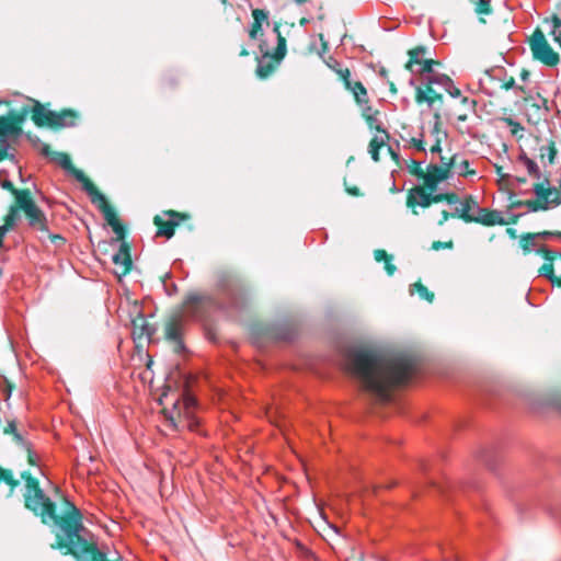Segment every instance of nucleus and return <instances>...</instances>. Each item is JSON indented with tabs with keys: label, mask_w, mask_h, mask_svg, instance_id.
Instances as JSON below:
<instances>
[{
	"label": "nucleus",
	"mask_w": 561,
	"mask_h": 561,
	"mask_svg": "<svg viewBox=\"0 0 561 561\" xmlns=\"http://www.w3.org/2000/svg\"><path fill=\"white\" fill-rule=\"evenodd\" d=\"M344 77H345V78H344V81H343L344 87H345L348 91H351V92H352V91H354V90H355V84H356L358 81H354V80H352L350 69H345V70H344Z\"/></svg>",
	"instance_id": "45"
},
{
	"label": "nucleus",
	"mask_w": 561,
	"mask_h": 561,
	"mask_svg": "<svg viewBox=\"0 0 561 561\" xmlns=\"http://www.w3.org/2000/svg\"><path fill=\"white\" fill-rule=\"evenodd\" d=\"M413 288L416 289L417 294L420 295L421 298L427 300L428 302H432L433 299H434V294L431 293L427 287H425L423 284L421 283H415L413 286Z\"/></svg>",
	"instance_id": "38"
},
{
	"label": "nucleus",
	"mask_w": 561,
	"mask_h": 561,
	"mask_svg": "<svg viewBox=\"0 0 561 561\" xmlns=\"http://www.w3.org/2000/svg\"><path fill=\"white\" fill-rule=\"evenodd\" d=\"M445 202L448 205H451V206L455 207L460 202V199H459V196L456 193H446Z\"/></svg>",
	"instance_id": "54"
},
{
	"label": "nucleus",
	"mask_w": 561,
	"mask_h": 561,
	"mask_svg": "<svg viewBox=\"0 0 561 561\" xmlns=\"http://www.w3.org/2000/svg\"><path fill=\"white\" fill-rule=\"evenodd\" d=\"M450 217H453L451 213L443 210L440 214V219L437 221V224L443 226Z\"/></svg>",
	"instance_id": "60"
},
{
	"label": "nucleus",
	"mask_w": 561,
	"mask_h": 561,
	"mask_svg": "<svg viewBox=\"0 0 561 561\" xmlns=\"http://www.w3.org/2000/svg\"><path fill=\"white\" fill-rule=\"evenodd\" d=\"M49 238L51 242L55 243L56 245H59L65 242V239L59 234H49Z\"/></svg>",
	"instance_id": "61"
},
{
	"label": "nucleus",
	"mask_w": 561,
	"mask_h": 561,
	"mask_svg": "<svg viewBox=\"0 0 561 561\" xmlns=\"http://www.w3.org/2000/svg\"><path fill=\"white\" fill-rule=\"evenodd\" d=\"M460 102H461L462 106L465 107V111L470 112V113L476 112V106H477L476 100L469 99L467 96H461Z\"/></svg>",
	"instance_id": "42"
},
{
	"label": "nucleus",
	"mask_w": 561,
	"mask_h": 561,
	"mask_svg": "<svg viewBox=\"0 0 561 561\" xmlns=\"http://www.w3.org/2000/svg\"><path fill=\"white\" fill-rule=\"evenodd\" d=\"M16 432H18V430H16V424L14 421L9 422L7 424V426L3 428V433L7 435H9V434L13 435Z\"/></svg>",
	"instance_id": "56"
},
{
	"label": "nucleus",
	"mask_w": 561,
	"mask_h": 561,
	"mask_svg": "<svg viewBox=\"0 0 561 561\" xmlns=\"http://www.w3.org/2000/svg\"><path fill=\"white\" fill-rule=\"evenodd\" d=\"M431 137L434 140L433 146L431 147L432 153H439L442 152V142L447 138V133L442 128V122H440V115L438 112L434 114V124L431 130Z\"/></svg>",
	"instance_id": "17"
},
{
	"label": "nucleus",
	"mask_w": 561,
	"mask_h": 561,
	"mask_svg": "<svg viewBox=\"0 0 561 561\" xmlns=\"http://www.w3.org/2000/svg\"><path fill=\"white\" fill-rule=\"evenodd\" d=\"M357 105L360 108V113H362V116L364 119H367V117H369V116L380 114V112L378 110L373 108V106L370 105L369 99L366 100V103H359Z\"/></svg>",
	"instance_id": "37"
},
{
	"label": "nucleus",
	"mask_w": 561,
	"mask_h": 561,
	"mask_svg": "<svg viewBox=\"0 0 561 561\" xmlns=\"http://www.w3.org/2000/svg\"><path fill=\"white\" fill-rule=\"evenodd\" d=\"M541 157L548 156L549 162H553L556 156V149L551 146H543L540 148Z\"/></svg>",
	"instance_id": "48"
},
{
	"label": "nucleus",
	"mask_w": 561,
	"mask_h": 561,
	"mask_svg": "<svg viewBox=\"0 0 561 561\" xmlns=\"http://www.w3.org/2000/svg\"><path fill=\"white\" fill-rule=\"evenodd\" d=\"M504 122L511 127L512 135L517 136L519 133L524 131V127L512 117L504 118Z\"/></svg>",
	"instance_id": "39"
},
{
	"label": "nucleus",
	"mask_w": 561,
	"mask_h": 561,
	"mask_svg": "<svg viewBox=\"0 0 561 561\" xmlns=\"http://www.w3.org/2000/svg\"><path fill=\"white\" fill-rule=\"evenodd\" d=\"M392 259H388V261H385V270L387 271L388 275H393L396 272V266L391 263Z\"/></svg>",
	"instance_id": "58"
},
{
	"label": "nucleus",
	"mask_w": 561,
	"mask_h": 561,
	"mask_svg": "<svg viewBox=\"0 0 561 561\" xmlns=\"http://www.w3.org/2000/svg\"><path fill=\"white\" fill-rule=\"evenodd\" d=\"M352 94L354 95L356 104L366 103V100L369 99L368 92L362 82L355 84V90L352 91Z\"/></svg>",
	"instance_id": "34"
},
{
	"label": "nucleus",
	"mask_w": 561,
	"mask_h": 561,
	"mask_svg": "<svg viewBox=\"0 0 561 561\" xmlns=\"http://www.w3.org/2000/svg\"><path fill=\"white\" fill-rule=\"evenodd\" d=\"M476 12L479 14H489L491 12L490 0H479L476 4Z\"/></svg>",
	"instance_id": "41"
},
{
	"label": "nucleus",
	"mask_w": 561,
	"mask_h": 561,
	"mask_svg": "<svg viewBox=\"0 0 561 561\" xmlns=\"http://www.w3.org/2000/svg\"><path fill=\"white\" fill-rule=\"evenodd\" d=\"M453 247H454L453 241H448V242L434 241L432 244V249L435 251H439L442 249H453Z\"/></svg>",
	"instance_id": "50"
},
{
	"label": "nucleus",
	"mask_w": 561,
	"mask_h": 561,
	"mask_svg": "<svg viewBox=\"0 0 561 561\" xmlns=\"http://www.w3.org/2000/svg\"><path fill=\"white\" fill-rule=\"evenodd\" d=\"M476 208H478V203L472 196L468 195L454 207L451 215L461 218L466 222H473Z\"/></svg>",
	"instance_id": "12"
},
{
	"label": "nucleus",
	"mask_w": 561,
	"mask_h": 561,
	"mask_svg": "<svg viewBox=\"0 0 561 561\" xmlns=\"http://www.w3.org/2000/svg\"><path fill=\"white\" fill-rule=\"evenodd\" d=\"M49 126L51 127H70L75 125L76 114L70 110L60 113H48Z\"/></svg>",
	"instance_id": "20"
},
{
	"label": "nucleus",
	"mask_w": 561,
	"mask_h": 561,
	"mask_svg": "<svg viewBox=\"0 0 561 561\" xmlns=\"http://www.w3.org/2000/svg\"><path fill=\"white\" fill-rule=\"evenodd\" d=\"M453 161L444 162V165L430 163L424 171L423 183L430 191H435L439 183L453 176Z\"/></svg>",
	"instance_id": "7"
},
{
	"label": "nucleus",
	"mask_w": 561,
	"mask_h": 561,
	"mask_svg": "<svg viewBox=\"0 0 561 561\" xmlns=\"http://www.w3.org/2000/svg\"><path fill=\"white\" fill-rule=\"evenodd\" d=\"M533 58L542 65L553 68L561 62V55L552 49L541 28L536 27L528 39Z\"/></svg>",
	"instance_id": "4"
},
{
	"label": "nucleus",
	"mask_w": 561,
	"mask_h": 561,
	"mask_svg": "<svg viewBox=\"0 0 561 561\" xmlns=\"http://www.w3.org/2000/svg\"><path fill=\"white\" fill-rule=\"evenodd\" d=\"M374 257L377 262L388 261V259H392V256L389 255L385 250H376L374 252Z\"/></svg>",
	"instance_id": "53"
},
{
	"label": "nucleus",
	"mask_w": 561,
	"mask_h": 561,
	"mask_svg": "<svg viewBox=\"0 0 561 561\" xmlns=\"http://www.w3.org/2000/svg\"><path fill=\"white\" fill-rule=\"evenodd\" d=\"M25 449L27 451V461H28V463L31 466H38V461H39L38 455L31 449V446H28Z\"/></svg>",
	"instance_id": "49"
},
{
	"label": "nucleus",
	"mask_w": 561,
	"mask_h": 561,
	"mask_svg": "<svg viewBox=\"0 0 561 561\" xmlns=\"http://www.w3.org/2000/svg\"><path fill=\"white\" fill-rule=\"evenodd\" d=\"M43 153L56 164L60 165L66 172L71 174L78 182L82 184V188L85 187V183H91V181L85 176V174L73 167L68 154L58 151H51L47 146L43 148Z\"/></svg>",
	"instance_id": "8"
},
{
	"label": "nucleus",
	"mask_w": 561,
	"mask_h": 561,
	"mask_svg": "<svg viewBox=\"0 0 561 561\" xmlns=\"http://www.w3.org/2000/svg\"><path fill=\"white\" fill-rule=\"evenodd\" d=\"M409 145L417 151H425L423 134L419 138L413 137L410 139Z\"/></svg>",
	"instance_id": "43"
},
{
	"label": "nucleus",
	"mask_w": 561,
	"mask_h": 561,
	"mask_svg": "<svg viewBox=\"0 0 561 561\" xmlns=\"http://www.w3.org/2000/svg\"><path fill=\"white\" fill-rule=\"evenodd\" d=\"M196 401L194 398L190 396H185L183 399V403L181 404L179 400L173 403L174 410L178 412V419L173 415V413L165 414L167 422L169 426L173 430H178L180 426L182 413L185 417H190L192 410L195 408Z\"/></svg>",
	"instance_id": "10"
},
{
	"label": "nucleus",
	"mask_w": 561,
	"mask_h": 561,
	"mask_svg": "<svg viewBox=\"0 0 561 561\" xmlns=\"http://www.w3.org/2000/svg\"><path fill=\"white\" fill-rule=\"evenodd\" d=\"M505 90H518L520 92H523V88L522 87H517L516 83H515V79L513 77L508 78L507 80H505L503 82V85H502Z\"/></svg>",
	"instance_id": "51"
},
{
	"label": "nucleus",
	"mask_w": 561,
	"mask_h": 561,
	"mask_svg": "<svg viewBox=\"0 0 561 561\" xmlns=\"http://www.w3.org/2000/svg\"><path fill=\"white\" fill-rule=\"evenodd\" d=\"M473 222L481 224L483 226H495V225H506L507 221L502 216V213L499 210H489L486 208H482L478 205V208L474 210V219Z\"/></svg>",
	"instance_id": "13"
},
{
	"label": "nucleus",
	"mask_w": 561,
	"mask_h": 561,
	"mask_svg": "<svg viewBox=\"0 0 561 561\" xmlns=\"http://www.w3.org/2000/svg\"><path fill=\"white\" fill-rule=\"evenodd\" d=\"M506 233L512 238V239H516L517 238V233H516V230L514 228H507L506 229Z\"/></svg>",
	"instance_id": "64"
},
{
	"label": "nucleus",
	"mask_w": 561,
	"mask_h": 561,
	"mask_svg": "<svg viewBox=\"0 0 561 561\" xmlns=\"http://www.w3.org/2000/svg\"><path fill=\"white\" fill-rule=\"evenodd\" d=\"M445 198H446V193L433 194L431 192V204L445 201Z\"/></svg>",
	"instance_id": "59"
},
{
	"label": "nucleus",
	"mask_w": 561,
	"mask_h": 561,
	"mask_svg": "<svg viewBox=\"0 0 561 561\" xmlns=\"http://www.w3.org/2000/svg\"><path fill=\"white\" fill-rule=\"evenodd\" d=\"M426 49L423 46L415 47L409 50V61L405 64V69L414 72V67H417L424 59L423 56Z\"/></svg>",
	"instance_id": "23"
},
{
	"label": "nucleus",
	"mask_w": 561,
	"mask_h": 561,
	"mask_svg": "<svg viewBox=\"0 0 561 561\" xmlns=\"http://www.w3.org/2000/svg\"><path fill=\"white\" fill-rule=\"evenodd\" d=\"M389 135H376L369 142L368 152L370 153L374 161H379V150L385 146Z\"/></svg>",
	"instance_id": "26"
},
{
	"label": "nucleus",
	"mask_w": 561,
	"mask_h": 561,
	"mask_svg": "<svg viewBox=\"0 0 561 561\" xmlns=\"http://www.w3.org/2000/svg\"><path fill=\"white\" fill-rule=\"evenodd\" d=\"M8 232V227L0 226V249L3 247V238Z\"/></svg>",
	"instance_id": "62"
},
{
	"label": "nucleus",
	"mask_w": 561,
	"mask_h": 561,
	"mask_svg": "<svg viewBox=\"0 0 561 561\" xmlns=\"http://www.w3.org/2000/svg\"><path fill=\"white\" fill-rule=\"evenodd\" d=\"M423 162L416 161L414 159H410L407 161V169L409 172L417 178H423L424 169L422 167Z\"/></svg>",
	"instance_id": "35"
},
{
	"label": "nucleus",
	"mask_w": 561,
	"mask_h": 561,
	"mask_svg": "<svg viewBox=\"0 0 561 561\" xmlns=\"http://www.w3.org/2000/svg\"><path fill=\"white\" fill-rule=\"evenodd\" d=\"M12 436H13L14 442L18 445H20V446H22L24 448H27L30 446V444L24 439V437L19 432L13 434Z\"/></svg>",
	"instance_id": "55"
},
{
	"label": "nucleus",
	"mask_w": 561,
	"mask_h": 561,
	"mask_svg": "<svg viewBox=\"0 0 561 561\" xmlns=\"http://www.w3.org/2000/svg\"><path fill=\"white\" fill-rule=\"evenodd\" d=\"M48 113H53V111L45 108L42 104L36 103L33 108V121L36 125L42 126L44 124L49 125Z\"/></svg>",
	"instance_id": "28"
},
{
	"label": "nucleus",
	"mask_w": 561,
	"mask_h": 561,
	"mask_svg": "<svg viewBox=\"0 0 561 561\" xmlns=\"http://www.w3.org/2000/svg\"><path fill=\"white\" fill-rule=\"evenodd\" d=\"M0 186L11 193L15 190L12 182L8 179V172L4 170H0Z\"/></svg>",
	"instance_id": "40"
},
{
	"label": "nucleus",
	"mask_w": 561,
	"mask_h": 561,
	"mask_svg": "<svg viewBox=\"0 0 561 561\" xmlns=\"http://www.w3.org/2000/svg\"><path fill=\"white\" fill-rule=\"evenodd\" d=\"M436 64L437 62L433 59H424L417 67H414L413 73H419L422 77V80H424L430 76V73L435 72L434 66Z\"/></svg>",
	"instance_id": "30"
},
{
	"label": "nucleus",
	"mask_w": 561,
	"mask_h": 561,
	"mask_svg": "<svg viewBox=\"0 0 561 561\" xmlns=\"http://www.w3.org/2000/svg\"><path fill=\"white\" fill-rule=\"evenodd\" d=\"M273 31L277 35V47L273 56L266 53L259 58L256 75L261 79H265L271 76L286 54V39L280 34L279 26L275 24Z\"/></svg>",
	"instance_id": "6"
},
{
	"label": "nucleus",
	"mask_w": 561,
	"mask_h": 561,
	"mask_svg": "<svg viewBox=\"0 0 561 561\" xmlns=\"http://www.w3.org/2000/svg\"><path fill=\"white\" fill-rule=\"evenodd\" d=\"M450 78L447 75L433 72L430 73L424 80H422L423 87H433L434 84L442 87L445 89L446 85H449Z\"/></svg>",
	"instance_id": "25"
},
{
	"label": "nucleus",
	"mask_w": 561,
	"mask_h": 561,
	"mask_svg": "<svg viewBox=\"0 0 561 561\" xmlns=\"http://www.w3.org/2000/svg\"><path fill=\"white\" fill-rule=\"evenodd\" d=\"M409 207L421 206L428 207L431 206V193H427L424 187L416 186L412 188L408 196L407 202Z\"/></svg>",
	"instance_id": "19"
},
{
	"label": "nucleus",
	"mask_w": 561,
	"mask_h": 561,
	"mask_svg": "<svg viewBox=\"0 0 561 561\" xmlns=\"http://www.w3.org/2000/svg\"><path fill=\"white\" fill-rule=\"evenodd\" d=\"M517 163L523 167L533 179L540 180L541 172L537 162L528 158L525 152L518 156Z\"/></svg>",
	"instance_id": "22"
},
{
	"label": "nucleus",
	"mask_w": 561,
	"mask_h": 561,
	"mask_svg": "<svg viewBox=\"0 0 561 561\" xmlns=\"http://www.w3.org/2000/svg\"><path fill=\"white\" fill-rule=\"evenodd\" d=\"M20 129L8 117H0V161L3 160L9 150V138L18 135Z\"/></svg>",
	"instance_id": "11"
},
{
	"label": "nucleus",
	"mask_w": 561,
	"mask_h": 561,
	"mask_svg": "<svg viewBox=\"0 0 561 561\" xmlns=\"http://www.w3.org/2000/svg\"><path fill=\"white\" fill-rule=\"evenodd\" d=\"M344 77H345V78H344V81H343L344 87H345L348 91H351V92H352V91H354V90H355V84H356L358 81H354V80H352L350 69H345V70H344Z\"/></svg>",
	"instance_id": "44"
},
{
	"label": "nucleus",
	"mask_w": 561,
	"mask_h": 561,
	"mask_svg": "<svg viewBox=\"0 0 561 561\" xmlns=\"http://www.w3.org/2000/svg\"><path fill=\"white\" fill-rule=\"evenodd\" d=\"M112 260L115 265L119 266L123 275L129 271L131 266V259L129 247L124 240H122L119 250L112 256Z\"/></svg>",
	"instance_id": "18"
},
{
	"label": "nucleus",
	"mask_w": 561,
	"mask_h": 561,
	"mask_svg": "<svg viewBox=\"0 0 561 561\" xmlns=\"http://www.w3.org/2000/svg\"><path fill=\"white\" fill-rule=\"evenodd\" d=\"M379 115L380 114H376V115H373V116H369L367 117V119H365L368 128L370 130H376L377 133H379L380 135H386L388 136V131L387 129L383 127L380 118H379Z\"/></svg>",
	"instance_id": "32"
},
{
	"label": "nucleus",
	"mask_w": 561,
	"mask_h": 561,
	"mask_svg": "<svg viewBox=\"0 0 561 561\" xmlns=\"http://www.w3.org/2000/svg\"><path fill=\"white\" fill-rule=\"evenodd\" d=\"M24 213L28 219V225L32 228L39 230L42 232H48L47 219L44 213L39 209V207L36 204L32 207L28 206V209H25Z\"/></svg>",
	"instance_id": "15"
},
{
	"label": "nucleus",
	"mask_w": 561,
	"mask_h": 561,
	"mask_svg": "<svg viewBox=\"0 0 561 561\" xmlns=\"http://www.w3.org/2000/svg\"><path fill=\"white\" fill-rule=\"evenodd\" d=\"M468 113L467 111H465L463 113H460L457 115V121L458 122H466L468 119Z\"/></svg>",
	"instance_id": "63"
},
{
	"label": "nucleus",
	"mask_w": 561,
	"mask_h": 561,
	"mask_svg": "<svg viewBox=\"0 0 561 561\" xmlns=\"http://www.w3.org/2000/svg\"><path fill=\"white\" fill-rule=\"evenodd\" d=\"M496 173H497L502 179H505V178H507V179H512V183H513V182H516L517 184H522V183H525V182H526V180H525V179H523V178H518V176H514V178H512V176H510L508 174H504V173L502 172V168H501V167H497V168H496Z\"/></svg>",
	"instance_id": "52"
},
{
	"label": "nucleus",
	"mask_w": 561,
	"mask_h": 561,
	"mask_svg": "<svg viewBox=\"0 0 561 561\" xmlns=\"http://www.w3.org/2000/svg\"><path fill=\"white\" fill-rule=\"evenodd\" d=\"M221 298L203 295H188L183 302V310L173 316L164 327L165 339L173 344L175 353L185 351L183 342L184 317L201 320L206 309H218L228 316H234L244 310L251 300L245 284L237 277L220 280Z\"/></svg>",
	"instance_id": "2"
},
{
	"label": "nucleus",
	"mask_w": 561,
	"mask_h": 561,
	"mask_svg": "<svg viewBox=\"0 0 561 561\" xmlns=\"http://www.w3.org/2000/svg\"><path fill=\"white\" fill-rule=\"evenodd\" d=\"M0 482H4L10 486V494H12L15 488L19 485V480L13 476V472L9 469L0 467Z\"/></svg>",
	"instance_id": "31"
},
{
	"label": "nucleus",
	"mask_w": 561,
	"mask_h": 561,
	"mask_svg": "<svg viewBox=\"0 0 561 561\" xmlns=\"http://www.w3.org/2000/svg\"><path fill=\"white\" fill-rule=\"evenodd\" d=\"M519 245L524 253H529L533 250L537 251L542 247H537L536 237L534 236V233L523 234L519 239Z\"/></svg>",
	"instance_id": "29"
},
{
	"label": "nucleus",
	"mask_w": 561,
	"mask_h": 561,
	"mask_svg": "<svg viewBox=\"0 0 561 561\" xmlns=\"http://www.w3.org/2000/svg\"><path fill=\"white\" fill-rule=\"evenodd\" d=\"M343 366L379 402H389L392 390L407 383L414 373V363L407 356H386L363 347L346 350Z\"/></svg>",
	"instance_id": "1"
},
{
	"label": "nucleus",
	"mask_w": 561,
	"mask_h": 561,
	"mask_svg": "<svg viewBox=\"0 0 561 561\" xmlns=\"http://www.w3.org/2000/svg\"><path fill=\"white\" fill-rule=\"evenodd\" d=\"M154 333V329L147 322L144 317L133 320V336L135 340L144 337L150 339Z\"/></svg>",
	"instance_id": "21"
},
{
	"label": "nucleus",
	"mask_w": 561,
	"mask_h": 561,
	"mask_svg": "<svg viewBox=\"0 0 561 561\" xmlns=\"http://www.w3.org/2000/svg\"><path fill=\"white\" fill-rule=\"evenodd\" d=\"M5 387L3 388L4 400L8 401L12 393V385L4 378Z\"/></svg>",
	"instance_id": "57"
},
{
	"label": "nucleus",
	"mask_w": 561,
	"mask_h": 561,
	"mask_svg": "<svg viewBox=\"0 0 561 561\" xmlns=\"http://www.w3.org/2000/svg\"><path fill=\"white\" fill-rule=\"evenodd\" d=\"M83 191L89 195L92 204L96 205L100 211L103 214L105 221L113 229L117 240L125 239V230L116 217L115 211L107 203L105 196L99 192L96 186L91 183H85Z\"/></svg>",
	"instance_id": "5"
},
{
	"label": "nucleus",
	"mask_w": 561,
	"mask_h": 561,
	"mask_svg": "<svg viewBox=\"0 0 561 561\" xmlns=\"http://www.w3.org/2000/svg\"><path fill=\"white\" fill-rule=\"evenodd\" d=\"M451 98L460 99L462 96L461 91L454 85L453 80H449V85H446L444 89Z\"/></svg>",
	"instance_id": "47"
},
{
	"label": "nucleus",
	"mask_w": 561,
	"mask_h": 561,
	"mask_svg": "<svg viewBox=\"0 0 561 561\" xmlns=\"http://www.w3.org/2000/svg\"><path fill=\"white\" fill-rule=\"evenodd\" d=\"M537 252L542 253L546 261L539 270V275L547 277L552 285H558L561 287V277L556 276L553 273L552 261L554 259V253L548 250L546 247H541L537 250Z\"/></svg>",
	"instance_id": "14"
},
{
	"label": "nucleus",
	"mask_w": 561,
	"mask_h": 561,
	"mask_svg": "<svg viewBox=\"0 0 561 561\" xmlns=\"http://www.w3.org/2000/svg\"><path fill=\"white\" fill-rule=\"evenodd\" d=\"M262 26L263 25L261 24L252 22L249 28V36L251 39H256L263 33Z\"/></svg>",
	"instance_id": "46"
},
{
	"label": "nucleus",
	"mask_w": 561,
	"mask_h": 561,
	"mask_svg": "<svg viewBox=\"0 0 561 561\" xmlns=\"http://www.w3.org/2000/svg\"><path fill=\"white\" fill-rule=\"evenodd\" d=\"M443 95L438 93L433 87L420 85L415 90V102L421 104L425 102L430 108L434 106L436 101L442 102Z\"/></svg>",
	"instance_id": "16"
},
{
	"label": "nucleus",
	"mask_w": 561,
	"mask_h": 561,
	"mask_svg": "<svg viewBox=\"0 0 561 561\" xmlns=\"http://www.w3.org/2000/svg\"><path fill=\"white\" fill-rule=\"evenodd\" d=\"M531 191L535 194V198L513 201L511 207H525L529 213H537L554 208L561 204V191L552 186L547 178L534 184Z\"/></svg>",
	"instance_id": "3"
},
{
	"label": "nucleus",
	"mask_w": 561,
	"mask_h": 561,
	"mask_svg": "<svg viewBox=\"0 0 561 561\" xmlns=\"http://www.w3.org/2000/svg\"><path fill=\"white\" fill-rule=\"evenodd\" d=\"M252 16L254 23L263 25L268 21V11L265 9H253Z\"/></svg>",
	"instance_id": "36"
},
{
	"label": "nucleus",
	"mask_w": 561,
	"mask_h": 561,
	"mask_svg": "<svg viewBox=\"0 0 561 561\" xmlns=\"http://www.w3.org/2000/svg\"><path fill=\"white\" fill-rule=\"evenodd\" d=\"M12 194L15 196V199L19 204V209L21 208L23 211L28 209V206L32 207L35 205L34 201L31 197V193L28 190H13Z\"/></svg>",
	"instance_id": "27"
},
{
	"label": "nucleus",
	"mask_w": 561,
	"mask_h": 561,
	"mask_svg": "<svg viewBox=\"0 0 561 561\" xmlns=\"http://www.w3.org/2000/svg\"><path fill=\"white\" fill-rule=\"evenodd\" d=\"M20 219V211L16 206H11L9 213L4 218V225L2 227H8V231L13 229Z\"/></svg>",
	"instance_id": "33"
},
{
	"label": "nucleus",
	"mask_w": 561,
	"mask_h": 561,
	"mask_svg": "<svg viewBox=\"0 0 561 561\" xmlns=\"http://www.w3.org/2000/svg\"><path fill=\"white\" fill-rule=\"evenodd\" d=\"M448 161H453V174L457 173L458 175L466 176L476 173L473 170L470 169V162L468 160L461 159L460 161H458V157L456 154L453 156Z\"/></svg>",
	"instance_id": "24"
},
{
	"label": "nucleus",
	"mask_w": 561,
	"mask_h": 561,
	"mask_svg": "<svg viewBox=\"0 0 561 561\" xmlns=\"http://www.w3.org/2000/svg\"><path fill=\"white\" fill-rule=\"evenodd\" d=\"M158 230L156 237H165L170 239L174 234V227L179 225V214L171 210L165 213L163 216L157 215L153 219Z\"/></svg>",
	"instance_id": "9"
}]
</instances>
